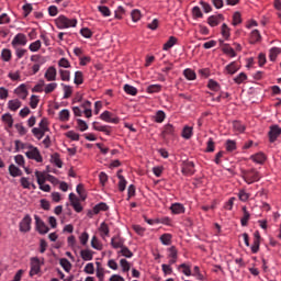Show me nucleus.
Listing matches in <instances>:
<instances>
[{
    "label": "nucleus",
    "mask_w": 281,
    "mask_h": 281,
    "mask_svg": "<svg viewBox=\"0 0 281 281\" xmlns=\"http://www.w3.org/2000/svg\"><path fill=\"white\" fill-rule=\"evenodd\" d=\"M55 25L58 30H68V27H76L78 25V20L76 18L69 19L66 15H59L55 20Z\"/></svg>",
    "instance_id": "1"
},
{
    "label": "nucleus",
    "mask_w": 281,
    "mask_h": 281,
    "mask_svg": "<svg viewBox=\"0 0 281 281\" xmlns=\"http://www.w3.org/2000/svg\"><path fill=\"white\" fill-rule=\"evenodd\" d=\"M241 177H243L244 181H246L248 183V186H251V183H256L260 179H262V175H260V172L256 168L243 170Z\"/></svg>",
    "instance_id": "2"
},
{
    "label": "nucleus",
    "mask_w": 281,
    "mask_h": 281,
    "mask_svg": "<svg viewBox=\"0 0 281 281\" xmlns=\"http://www.w3.org/2000/svg\"><path fill=\"white\" fill-rule=\"evenodd\" d=\"M27 148L29 150L25 153L26 157L37 161V164H43V156H41V151L33 145H29Z\"/></svg>",
    "instance_id": "3"
},
{
    "label": "nucleus",
    "mask_w": 281,
    "mask_h": 281,
    "mask_svg": "<svg viewBox=\"0 0 281 281\" xmlns=\"http://www.w3.org/2000/svg\"><path fill=\"white\" fill-rule=\"evenodd\" d=\"M11 45H12L13 49H16L19 47H25V45H27V36H25V34H23V33H18L13 37Z\"/></svg>",
    "instance_id": "4"
},
{
    "label": "nucleus",
    "mask_w": 281,
    "mask_h": 281,
    "mask_svg": "<svg viewBox=\"0 0 281 281\" xmlns=\"http://www.w3.org/2000/svg\"><path fill=\"white\" fill-rule=\"evenodd\" d=\"M20 232L22 234H27V232L32 231V217L30 215H25L20 222Z\"/></svg>",
    "instance_id": "5"
},
{
    "label": "nucleus",
    "mask_w": 281,
    "mask_h": 281,
    "mask_svg": "<svg viewBox=\"0 0 281 281\" xmlns=\"http://www.w3.org/2000/svg\"><path fill=\"white\" fill-rule=\"evenodd\" d=\"M34 218H35V227L38 234H47V232H49V227H47L45 222H43V220H41L38 215H34Z\"/></svg>",
    "instance_id": "6"
},
{
    "label": "nucleus",
    "mask_w": 281,
    "mask_h": 281,
    "mask_svg": "<svg viewBox=\"0 0 281 281\" xmlns=\"http://www.w3.org/2000/svg\"><path fill=\"white\" fill-rule=\"evenodd\" d=\"M41 272V259L33 257L31 259V270H30V276L31 278L34 276H37V273Z\"/></svg>",
    "instance_id": "7"
},
{
    "label": "nucleus",
    "mask_w": 281,
    "mask_h": 281,
    "mask_svg": "<svg viewBox=\"0 0 281 281\" xmlns=\"http://www.w3.org/2000/svg\"><path fill=\"white\" fill-rule=\"evenodd\" d=\"M182 175H186L187 177H192L194 175V162L193 161H184L182 162Z\"/></svg>",
    "instance_id": "8"
},
{
    "label": "nucleus",
    "mask_w": 281,
    "mask_h": 281,
    "mask_svg": "<svg viewBox=\"0 0 281 281\" xmlns=\"http://www.w3.org/2000/svg\"><path fill=\"white\" fill-rule=\"evenodd\" d=\"M100 120L110 124H120V119L113 117V114L109 111H104L103 113H101Z\"/></svg>",
    "instance_id": "9"
},
{
    "label": "nucleus",
    "mask_w": 281,
    "mask_h": 281,
    "mask_svg": "<svg viewBox=\"0 0 281 281\" xmlns=\"http://www.w3.org/2000/svg\"><path fill=\"white\" fill-rule=\"evenodd\" d=\"M56 76H58L56 67L50 66L47 68L44 78L47 80V82H54L56 80Z\"/></svg>",
    "instance_id": "10"
},
{
    "label": "nucleus",
    "mask_w": 281,
    "mask_h": 281,
    "mask_svg": "<svg viewBox=\"0 0 281 281\" xmlns=\"http://www.w3.org/2000/svg\"><path fill=\"white\" fill-rule=\"evenodd\" d=\"M280 135H281V127L280 126L273 125V126L270 127L269 139H270L271 144H273V142H276V139H278Z\"/></svg>",
    "instance_id": "11"
},
{
    "label": "nucleus",
    "mask_w": 281,
    "mask_h": 281,
    "mask_svg": "<svg viewBox=\"0 0 281 281\" xmlns=\"http://www.w3.org/2000/svg\"><path fill=\"white\" fill-rule=\"evenodd\" d=\"M251 251L254 254H258V251H260V232H255L254 233V243L251 246Z\"/></svg>",
    "instance_id": "12"
},
{
    "label": "nucleus",
    "mask_w": 281,
    "mask_h": 281,
    "mask_svg": "<svg viewBox=\"0 0 281 281\" xmlns=\"http://www.w3.org/2000/svg\"><path fill=\"white\" fill-rule=\"evenodd\" d=\"M223 21V14L211 15L207 19V23L211 27H216Z\"/></svg>",
    "instance_id": "13"
},
{
    "label": "nucleus",
    "mask_w": 281,
    "mask_h": 281,
    "mask_svg": "<svg viewBox=\"0 0 281 281\" xmlns=\"http://www.w3.org/2000/svg\"><path fill=\"white\" fill-rule=\"evenodd\" d=\"M111 246L113 249H122L124 247V239L120 236H114L111 239Z\"/></svg>",
    "instance_id": "14"
},
{
    "label": "nucleus",
    "mask_w": 281,
    "mask_h": 281,
    "mask_svg": "<svg viewBox=\"0 0 281 281\" xmlns=\"http://www.w3.org/2000/svg\"><path fill=\"white\" fill-rule=\"evenodd\" d=\"M93 130L104 133L105 135H111V126L99 125L98 122L92 123Z\"/></svg>",
    "instance_id": "15"
},
{
    "label": "nucleus",
    "mask_w": 281,
    "mask_h": 281,
    "mask_svg": "<svg viewBox=\"0 0 281 281\" xmlns=\"http://www.w3.org/2000/svg\"><path fill=\"white\" fill-rule=\"evenodd\" d=\"M243 217L240 218L241 227H247L249 223V218H251V214L247 211V206H243Z\"/></svg>",
    "instance_id": "16"
},
{
    "label": "nucleus",
    "mask_w": 281,
    "mask_h": 281,
    "mask_svg": "<svg viewBox=\"0 0 281 281\" xmlns=\"http://www.w3.org/2000/svg\"><path fill=\"white\" fill-rule=\"evenodd\" d=\"M164 139H166L167 137L175 135V126H172V124H167L164 127V131L161 133Z\"/></svg>",
    "instance_id": "17"
},
{
    "label": "nucleus",
    "mask_w": 281,
    "mask_h": 281,
    "mask_svg": "<svg viewBox=\"0 0 281 281\" xmlns=\"http://www.w3.org/2000/svg\"><path fill=\"white\" fill-rule=\"evenodd\" d=\"M250 159H252V161H255V164H265V161H267V156L263 153H258L255 154L252 156H250Z\"/></svg>",
    "instance_id": "18"
},
{
    "label": "nucleus",
    "mask_w": 281,
    "mask_h": 281,
    "mask_svg": "<svg viewBox=\"0 0 281 281\" xmlns=\"http://www.w3.org/2000/svg\"><path fill=\"white\" fill-rule=\"evenodd\" d=\"M238 69H240V67L238 66V63L236 61H232L231 64H228L225 67V70L227 71V74H229L231 76H234V74H236V71H238Z\"/></svg>",
    "instance_id": "19"
},
{
    "label": "nucleus",
    "mask_w": 281,
    "mask_h": 281,
    "mask_svg": "<svg viewBox=\"0 0 281 281\" xmlns=\"http://www.w3.org/2000/svg\"><path fill=\"white\" fill-rule=\"evenodd\" d=\"M280 54H281L280 47H272L269 50V58H270L271 63H276V59L278 58V56H280Z\"/></svg>",
    "instance_id": "20"
},
{
    "label": "nucleus",
    "mask_w": 281,
    "mask_h": 281,
    "mask_svg": "<svg viewBox=\"0 0 281 281\" xmlns=\"http://www.w3.org/2000/svg\"><path fill=\"white\" fill-rule=\"evenodd\" d=\"M222 52L227 56H231V58H236V52L234 48H232V46H229V44H223Z\"/></svg>",
    "instance_id": "21"
},
{
    "label": "nucleus",
    "mask_w": 281,
    "mask_h": 281,
    "mask_svg": "<svg viewBox=\"0 0 281 281\" xmlns=\"http://www.w3.org/2000/svg\"><path fill=\"white\" fill-rule=\"evenodd\" d=\"M99 232H100L101 238H105V237H109V234L111 231L109 229V225L106 223L102 222L99 227Z\"/></svg>",
    "instance_id": "22"
},
{
    "label": "nucleus",
    "mask_w": 281,
    "mask_h": 281,
    "mask_svg": "<svg viewBox=\"0 0 281 281\" xmlns=\"http://www.w3.org/2000/svg\"><path fill=\"white\" fill-rule=\"evenodd\" d=\"M175 45H177V37L170 36L169 40L164 44L162 49L165 52H168V49H172V47H175Z\"/></svg>",
    "instance_id": "23"
},
{
    "label": "nucleus",
    "mask_w": 281,
    "mask_h": 281,
    "mask_svg": "<svg viewBox=\"0 0 281 281\" xmlns=\"http://www.w3.org/2000/svg\"><path fill=\"white\" fill-rule=\"evenodd\" d=\"M8 108L10 111H19V109H21V101L19 99L10 100L8 102Z\"/></svg>",
    "instance_id": "24"
},
{
    "label": "nucleus",
    "mask_w": 281,
    "mask_h": 281,
    "mask_svg": "<svg viewBox=\"0 0 281 281\" xmlns=\"http://www.w3.org/2000/svg\"><path fill=\"white\" fill-rule=\"evenodd\" d=\"M122 170H120L117 172V178H119V190L120 192H124V190H126V179L124 178V176L121 175Z\"/></svg>",
    "instance_id": "25"
},
{
    "label": "nucleus",
    "mask_w": 281,
    "mask_h": 281,
    "mask_svg": "<svg viewBox=\"0 0 281 281\" xmlns=\"http://www.w3.org/2000/svg\"><path fill=\"white\" fill-rule=\"evenodd\" d=\"M50 161H52V164H55L57 166V168H63V160H60V154L54 153L50 156Z\"/></svg>",
    "instance_id": "26"
},
{
    "label": "nucleus",
    "mask_w": 281,
    "mask_h": 281,
    "mask_svg": "<svg viewBox=\"0 0 281 281\" xmlns=\"http://www.w3.org/2000/svg\"><path fill=\"white\" fill-rule=\"evenodd\" d=\"M61 87L64 89V100H68V98H71V93H74V88L65 83H61Z\"/></svg>",
    "instance_id": "27"
},
{
    "label": "nucleus",
    "mask_w": 281,
    "mask_h": 281,
    "mask_svg": "<svg viewBox=\"0 0 281 281\" xmlns=\"http://www.w3.org/2000/svg\"><path fill=\"white\" fill-rule=\"evenodd\" d=\"M172 214H183L186 212V207L182 206V204L175 203L170 207Z\"/></svg>",
    "instance_id": "28"
},
{
    "label": "nucleus",
    "mask_w": 281,
    "mask_h": 281,
    "mask_svg": "<svg viewBox=\"0 0 281 281\" xmlns=\"http://www.w3.org/2000/svg\"><path fill=\"white\" fill-rule=\"evenodd\" d=\"M80 256H81L82 260H85V261L93 260V251H91L89 249L81 250Z\"/></svg>",
    "instance_id": "29"
},
{
    "label": "nucleus",
    "mask_w": 281,
    "mask_h": 281,
    "mask_svg": "<svg viewBox=\"0 0 281 281\" xmlns=\"http://www.w3.org/2000/svg\"><path fill=\"white\" fill-rule=\"evenodd\" d=\"M49 132V130H38V127H33L32 133L36 139H41L42 137H45V133Z\"/></svg>",
    "instance_id": "30"
},
{
    "label": "nucleus",
    "mask_w": 281,
    "mask_h": 281,
    "mask_svg": "<svg viewBox=\"0 0 281 281\" xmlns=\"http://www.w3.org/2000/svg\"><path fill=\"white\" fill-rule=\"evenodd\" d=\"M106 210H109V205H106V203H104V202H101V203L94 205L93 213L100 214V212H106Z\"/></svg>",
    "instance_id": "31"
},
{
    "label": "nucleus",
    "mask_w": 281,
    "mask_h": 281,
    "mask_svg": "<svg viewBox=\"0 0 281 281\" xmlns=\"http://www.w3.org/2000/svg\"><path fill=\"white\" fill-rule=\"evenodd\" d=\"M1 58L4 63H10V60H12V50L3 48L1 52Z\"/></svg>",
    "instance_id": "32"
},
{
    "label": "nucleus",
    "mask_w": 281,
    "mask_h": 281,
    "mask_svg": "<svg viewBox=\"0 0 281 281\" xmlns=\"http://www.w3.org/2000/svg\"><path fill=\"white\" fill-rule=\"evenodd\" d=\"M44 93L49 94V93H54V91H56V89L58 88V83L56 82H52V83H44Z\"/></svg>",
    "instance_id": "33"
},
{
    "label": "nucleus",
    "mask_w": 281,
    "mask_h": 281,
    "mask_svg": "<svg viewBox=\"0 0 281 281\" xmlns=\"http://www.w3.org/2000/svg\"><path fill=\"white\" fill-rule=\"evenodd\" d=\"M164 120H166V112L159 110L156 112V114L154 115V121L157 124H161L164 122Z\"/></svg>",
    "instance_id": "34"
},
{
    "label": "nucleus",
    "mask_w": 281,
    "mask_h": 281,
    "mask_svg": "<svg viewBox=\"0 0 281 281\" xmlns=\"http://www.w3.org/2000/svg\"><path fill=\"white\" fill-rule=\"evenodd\" d=\"M74 82L77 85V86H80L85 82V75L82 74V71L80 70H77L75 72V79H74Z\"/></svg>",
    "instance_id": "35"
},
{
    "label": "nucleus",
    "mask_w": 281,
    "mask_h": 281,
    "mask_svg": "<svg viewBox=\"0 0 281 281\" xmlns=\"http://www.w3.org/2000/svg\"><path fill=\"white\" fill-rule=\"evenodd\" d=\"M2 122L9 126V128H12L14 124V119H12V114L7 113L2 115Z\"/></svg>",
    "instance_id": "36"
},
{
    "label": "nucleus",
    "mask_w": 281,
    "mask_h": 281,
    "mask_svg": "<svg viewBox=\"0 0 281 281\" xmlns=\"http://www.w3.org/2000/svg\"><path fill=\"white\" fill-rule=\"evenodd\" d=\"M9 173L11 177H21L22 175L21 169L14 165L9 166Z\"/></svg>",
    "instance_id": "37"
},
{
    "label": "nucleus",
    "mask_w": 281,
    "mask_h": 281,
    "mask_svg": "<svg viewBox=\"0 0 281 281\" xmlns=\"http://www.w3.org/2000/svg\"><path fill=\"white\" fill-rule=\"evenodd\" d=\"M183 76L187 78V80H196V72L190 68L184 69Z\"/></svg>",
    "instance_id": "38"
},
{
    "label": "nucleus",
    "mask_w": 281,
    "mask_h": 281,
    "mask_svg": "<svg viewBox=\"0 0 281 281\" xmlns=\"http://www.w3.org/2000/svg\"><path fill=\"white\" fill-rule=\"evenodd\" d=\"M59 76L64 82H69L71 80V71L69 70H59Z\"/></svg>",
    "instance_id": "39"
},
{
    "label": "nucleus",
    "mask_w": 281,
    "mask_h": 281,
    "mask_svg": "<svg viewBox=\"0 0 281 281\" xmlns=\"http://www.w3.org/2000/svg\"><path fill=\"white\" fill-rule=\"evenodd\" d=\"M233 130L235 133H245V125L240 123V121L233 122Z\"/></svg>",
    "instance_id": "40"
},
{
    "label": "nucleus",
    "mask_w": 281,
    "mask_h": 281,
    "mask_svg": "<svg viewBox=\"0 0 281 281\" xmlns=\"http://www.w3.org/2000/svg\"><path fill=\"white\" fill-rule=\"evenodd\" d=\"M59 263H60V267H63V269H64L65 271H67V273H69V272L71 271V262H69V261L67 260V258H61V259L59 260Z\"/></svg>",
    "instance_id": "41"
},
{
    "label": "nucleus",
    "mask_w": 281,
    "mask_h": 281,
    "mask_svg": "<svg viewBox=\"0 0 281 281\" xmlns=\"http://www.w3.org/2000/svg\"><path fill=\"white\" fill-rule=\"evenodd\" d=\"M124 91L127 93V95H137V88L126 83L124 86Z\"/></svg>",
    "instance_id": "42"
},
{
    "label": "nucleus",
    "mask_w": 281,
    "mask_h": 281,
    "mask_svg": "<svg viewBox=\"0 0 281 281\" xmlns=\"http://www.w3.org/2000/svg\"><path fill=\"white\" fill-rule=\"evenodd\" d=\"M70 113L69 110L64 109L59 112L60 122H69Z\"/></svg>",
    "instance_id": "43"
},
{
    "label": "nucleus",
    "mask_w": 281,
    "mask_h": 281,
    "mask_svg": "<svg viewBox=\"0 0 281 281\" xmlns=\"http://www.w3.org/2000/svg\"><path fill=\"white\" fill-rule=\"evenodd\" d=\"M262 36L260 35V31L254 30L250 34V41L251 43H258Z\"/></svg>",
    "instance_id": "44"
},
{
    "label": "nucleus",
    "mask_w": 281,
    "mask_h": 281,
    "mask_svg": "<svg viewBox=\"0 0 281 281\" xmlns=\"http://www.w3.org/2000/svg\"><path fill=\"white\" fill-rule=\"evenodd\" d=\"M35 177L37 179L38 186H42L43 183H45V181H47V176H45V173L41 171H35Z\"/></svg>",
    "instance_id": "45"
},
{
    "label": "nucleus",
    "mask_w": 281,
    "mask_h": 281,
    "mask_svg": "<svg viewBox=\"0 0 281 281\" xmlns=\"http://www.w3.org/2000/svg\"><path fill=\"white\" fill-rule=\"evenodd\" d=\"M211 91H221V85H218L214 79H210L207 83Z\"/></svg>",
    "instance_id": "46"
},
{
    "label": "nucleus",
    "mask_w": 281,
    "mask_h": 281,
    "mask_svg": "<svg viewBox=\"0 0 281 281\" xmlns=\"http://www.w3.org/2000/svg\"><path fill=\"white\" fill-rule=\"evenodd\" d=\"M215 148H216V144L214 143V138H209L206 143L205 153H214Z\"/></svg>",
    "instance_id": "47"
},
{
    "label": "nucleus",
    "mask_w": 281,
    "mask_h": 281,
    "mask_svg": "<svg viewBox=\"0 0 281 281\" xmlns=\"http://www.w3.org/2000/svg\"><path fill=\"white\" fill-rule=\"evenodd\" d=\"M247 80V74L240 72L238 76L234 78V82L236 85H243Z\"/></svg>",
    "instance_id": "48"
},
{
    "label": "nucleus",
    "mask_w": 281,
    "mask_h": 281,
    "mask_svg": "<svg viewBox=\"0 0 281 281\" xmlns=\"http://www.w3.org/2000/svg\"><path fill=\"white\" fill-rule=\"evenodd\" d=\"M161 91V85H150L147 87V93H159Z\"/></svg>",
    "instance_id": "49"
},
{
    "label": "nucleus",
    "mask_w": 281,
    "mask_h": 281,
    "mask_svg": "<svg viewBox=\"0 0 281 281\" xmlns=\"http://www.w3.org/2000/svg\"><path fill=\"white\" fill-rule=\"evenodd\" d=\"M119 254H122L124 258H133V251H131V249H128V247L126 246H123L119 251Z\"/></svg>",
    "instance_id": "50"
},
{
    "label": "nucleus",
    "mask_w": 281,
    "mask_h": 281,
    "mask_svg": "<svg viewBox=\"0 0 281 281\" xmlns=\"http://www.w3.org/2000/svg\"><path fill=\"white\" fill-rule=\"evenodd\" d=\"M120 265H121L122 271H123L124 273L131 271V263L128 262V260H126V259H121V260H120Z\"/></svg>",
    "instance_id": "51"
},
{
    "label": "nucleus",
    "mask_w": 281,
    "mask_h": 281,
    "mask_svg": "<svg viewBox=\"0 0 281 281\" xmlns=\"http://www.w3.org/2000/svg\"><path fill=\"white\" fill-rule=\"evenodd\" d=\"M66 137H68V139H72V142H79L80 140V134H78L74 131L67 132Z\"/></svg>",
    "instance_id": "52"
},
{
    "label": "nucleus",
    "mask_w": 281,
    "mask_h": 281,
    "mask_svg": "<svg viewBox=\"0 0 281 281\" xmlns=\"http://www.w3.org/2000/svg\"><path fill=\"white\" fill-rule=\"evenodd\" d=\"M160 241L162 243V245H170V243H172V235H170V234H162L160 236Z\"/></svg>",
    "instance_id": "53"
},
{
    "label": "nucleus",
    "mask_w": 281,
    "mask_h": 281,
    "mask_svg": "<svg viewBox=\"0 0 281 281\" xmlns=\"http://www.w3.org/2000/svg\"><path fill=\"white\" fill-rule=\"evenodd\" d=\"M38 126H40V127H37L38 130L49 131V122L47 121L46 117L41 120V122L38 123Z\"/></svg>",
    "instance_id": "54"
},
{
    "label": "nucleus",
    "mask_w": 281,
    "mask_h": 281,
    "mask_svg": "<svg viewBox=\"0 0 281 281\" xmlns=\"http://www.w3.org/2000/svg\"><path fill=\"white\" fill-rule=\"evenodd\" d=\"M91 247L98 251L102 250V244L98 240V237L93 236L91 239Z\"/></svg>",
    "instance_id": "55"
},
{
    "label": "nucleus",
    "mask_w": 281,
    "mask_h": 281,
    "mask_svg": "<svg viewBox=\"0 0 281 281\" xmlns=\"http://www.w3.org/2000/svg\"><path fill=\"white\" fill-rule=\"evenodd\" d=\"M182 137L184 139H190V137H192V127L184 126L183 130H182Z\"/></svg>",
    "instance_id": "56"
},
{
    "label": "nucleus",
    "mask_w": 281,
    "mask_h": 281,
    "mask_svg": "<svg viewBox=\"0 0 281 281\" xmlns=\"http://www.w3.org/2000/svg\"><path fill=\"white\" fill-rule=\"evenodd\" d=\"M226 150H227V153H234V150H236L235 140H232V139L226 140Z\"/></svg>",
    "instance_id": "57"
},
{
    "label": "nucleus",
    "mask_w": 281,
    "mask_h": 281,
    "mask_svg": "<svg viewBox=\"0 0 281 281\" xmlns=\"http://www.w3.org/2000/svg\"><path fill=\"white\" fill-rule=\"evenodd\" d=\"M45 87V80H41L33 89V93H43V88Z\"/></svg>",
    "instance_id": "58"
},
{
    "label": "nucleus",
    "mask_w": 281,
    "mask_h": 281,
    "mask_svg": "<svg viewBox=\"0 0 281 281\" xmlns=\"http://www.w3.org/2000/svg\"><path fill=\"white\" fill-rule=\"evenodd\" d=\"M222 36H224V38L226 40V41H228L229 40V36H231V33H229V26H227V24H222Z\"/></svg>",
    "instance_id": "59"
},
{
    "label": "nucleus",
    "mask_w": 281,
    "mask_h": 281,
    "mask_svg": "<svg viewBox=\"0 0 281 281\" xmlns=\"http://www.w3.org/2000/svg\"><path fill=\"white\" fill-rule=\"evenodd\" d=\"M29 49L30 52H38V49H41V40L31 43Z\"/></svg>",
    "instance_id": "60"
},
{
    "label": "nucleus",
    "mask_w": 281,
    "mask_h": 281,
    "mask_svg": "<svg viewBox=\"0 0 281 281\" xmlns=\"http://www.w3.org/2000/svg\"><path fill=\"white\" fill-rule=\"evenodd\" d=\"M243 23V18L240 16V12H235L233 15V25H240Z\"/></svg>",
    "instance_id": "61"
},
{
    "label": "nucleus",
    "mask_w": 281,
    "mask_h": 281,
    "mask_svg": "<svg viewBox=\"0 0 281 281\" xmlns=\"http://www.w3.org/2000/svg\"><path fill=\"white\" fill-rule=\"evenodd\" d=\"M98 10H99V12H101V14L103 16H111V10L109 9V7L100 5V7H98Z\"/></svg>",
    "instance_id": "62"
},
{
    "label": "nucleus",
    "mask_w": 281,
    "mask_h": 281,
    "mask_svg": "<svg viewBox=\"0 0 281 281\" xmlns=\"http://www.w3.org/2000/svg\"><path fill=\"white\" fill-rule=\"evenodd\" d=\"M58 66L64 67V69H69V67H71V64L69 63V59L63 57L59 59Z\"/></svg>",
    "instance_id": "63"
},
{
    "label": "nucleus",
    "mask_w": 281,
    "mask_h": 281,
    "mask_svg": "<svg viewBox=\"0 0 281 281\" xmlns=\"http://www.w3.org/2000/svg\"><path fill=\"white\" fill-rule=\"evenodd\" d=\"M80 34L83 36V38H91V36H93V32H91V30L88 27L81 29Z\"/></svg>",
    "instance_id": "64"
}]
</instances>
